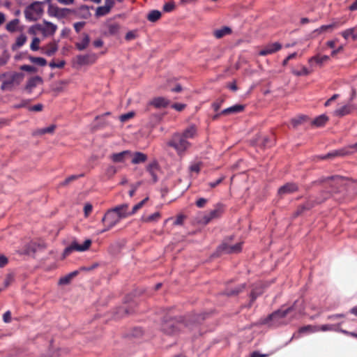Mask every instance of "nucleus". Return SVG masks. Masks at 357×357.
Here are the masks:
<instances>
[{"instance_id":"f257e3e1","label":"nucleus","mask_w":357,"mask_h":357,"mask_svg":"<svg viewBox=\"0 0 357 357\" xmlns=\"http://www.w3.org/2000/svg\"><path fill=\"white\" fill-rule=\"evenodd\" d=\"M187 327L182 317L176 318L171 314H167L162 319L161 331L167 335H176Z\"/></svg>"},{"instance_id":"f03ea898","label":"nucleus","mask_w":357,"mask_h":357,"mask_svg":"<svg viewBox=\"0 0 357 357\" xmlns=\"http://www.w3.org/2000/svg\"><path fill=\"white\" fill-rule=\"evenodd\" d=\"M305 307L303 306V301L301 299L296 300L291 306L284 310L280 309L273 312L264 320L263 324H268L271 321H278L279 319L285 317L288 314L293 312H294V317H295L296 314H301L303 313Z\"/></svg>"},{"instance_id":"7ed1b4c3","label":"nucleus","mask_w":357,"mask_h":357,"mask_svg":"<svg viewBox=\"0 0 357 357\" xmlns=\"http://www.w3.org/2000/svg\"><path fill=\"white\" fill-rule=\"evenodd\" d=\"M24 79V74L22 73H7L0 75V80L2 82L1 89L2 91H12L18 86Z\"/></svg>"},{"instance_id":"20e7f679","label":"nucleus","mask_w":357,"mask_h":357,"mask_svg":"<svg viewBox=\"0 0 357 357\" xmlns=\"http://www.w3.org/2000/svg\"><path fill=\"white\" fill-rule=\"evenodd\" d=\"M168 146L174 148L178 153L181 154L185 152L190 146V142L181 134H174L167 143Z\"/></svg>"},{"instance_id":"39448f33","label":"nucleus","mask_w":357,"mask_h":357,"mask_svg":"<svg viewBox=\"0 0 357 357\" xmlns=\"http://www.w3.org/2000/svg\"><path fill=\"white\" fill-rule=\"evenodd\" d=\"M43 11L41 1H33L26 8L25 17L29 21H36L40 17Z\"/></svg>"},{"instance_id":"423d86ee","label":"nucleus","mask_w":357,"mask_h":357,"mask_svg":"<svg viewBox=\"0 0 357 357\" xmlns=\"http://www.w3.org/2000/svg\"><path fill=\"white\" fill-rule=\"evenodd\" d=\"M225 212V205L222 203H218L214 206V208L207 213H205L200 222L204 225L208 224L211 220L219 218Z\"/></svg>"},{"instance_id":"0eeeda50","label":"nucleus","mask_w":357,"mask_h":357,"mask_svg":"<svg viewBox=\"0 0 357 357\" xmlns=\"http://www.w3.org/2000/svg\"><path fill=\"white\" fill-rule=\"evenodd\" d=\"M120 221V219L113 211V210L112 208L109 209L102 218V222L105 224V227L98 233L102 234L107 231H109L115 225H116Z\"/></svg>"},{"instance_id":"6e6552de","label":"nucleus","mask_w":357,"mask_h":357,"mask_svg":"<svg viewBox=\"0 0 357 357\" xmlns=\"http://www.w3.org/2000/svg\"><path fill=\"white\" fill-rule=\"evenodd\" d=\"M91 241L90 239H86L83 244L80 245L77 241H74L71 243V244L66 247L63 252V257H66L70 255L73 252H84L87 250L91 245Z\"/></svg>"},{"instance_id":"1a4fd4ad","label":"nucleus","mask_w":357,"mask_h":357,"mask_svg":"<svg viewBox=\"0 0 357 357\" xmlns=\"http://www.w3.org/2000/svg\"><path fill=\"white\" fill-rule=\"evenodd\" d=\"M356 151H357V142L344 149L335 150L327 153L326 155L320 156V158L321 160H326L333 158L337 156H344L348 154H351Z\"/></svg>"},{"instance_id":"9d476101","label":"nucleus","mask_w":357,"mask_h":357,"mask_svg":"<svg viewBox=\"0 0 357 357\" xmlns=\"http://www.w3.org/2000/svg\"><path fill=\"white\" fill-rule=\"evenodd\" d=\"M324 200L317 199L312 197H308L305 204L300 205L297 210L294 212V216L297 217L303 213L305 211L310 210L314 208L316 205L321 204Z\"/></svg>"},{"instance_id":"9b49d317","label":"nucleus","mask_w":357,"mask_h":357,"mask_svg":"<svg viewBox=\"0 0 357 357\" xmlns=\"http://www.w3.org/2000/svg\"><path fill=\"white\" fill-rule=\"evenodd\" d=\"M340 324H324L321 326H317L319 328V331H340L344 334L350 335L353 337L357 338V333L349 332L345 330L340 328Z\"/></svg>"},{"instance_id":"f8f14e48","label":"nucleus","mask_w":357,"mask_h":357,"mask_svg":"<svg viewBox=\"0 0 357 357\" xmlns=\"http://www.w3.org/2000/svg\"><path fill=\"white\" fill-rule=\"evenodd\" d=\"M98 56L95 53L79 54L76 56V62L79 66L91 65L96 62Z\"/></svg>"},{"instance_id":"ddd939ff","label":"nucleus","mask_w":357,"mask_h":357,"mask_svg":"<svg viewBox=\"0 0 357 357\" xmlns=\"http://www.w3.org/2000/svg\"><path fill=\"white\" fill-rule=\"evenodd\" d=\"M345 20L341 22L340 20L333 21L331 24L327 25H322L319 28L314 30L312 34L314 36L319 35L325 31H331L334 29H337L345 23Z\"/></svg>"},{"instance_id":"4468645a","label":"nucleus","mask_w":357,"mask_h":357,"mask_svg":"<svg viewBox=\"0 0 357 357\" xmlns=\"http://www.w3.org/2000/svg\"><path fill=\"white\" fill-rule=\"evenodd\" d=\"M298 189L299 187L297 183L293 182L287 183L286 184L279 188L278 194L280 197H283L286 195L296 192L298 190Z\"/></svg>"},{"instance_id":"2eb2a0df","label":"nucleus","mask_w":357,"mask_h":357,"mask_svg":"<svg viewBox=\"0 0 357 357\" xmlns=\"http://www.w3.org/2000/svg\"><path fill=\"white\" fill-rule=\"evenodd\" d=\"M281 48H282V45L278 42L270 43V44L265 45L259 52V55L264 56H266L268 54H274L276 52L280 50Z\"/></svg>"},{"instance_id":"dca6fc26","label":"nucleus","mask_w":357,"mask_h":357,"mask_svg":"<svg viewBox=\"0 0 357 357\" xmlns=\"http://www.w3.org/2000/svg\"><path fill=\"white\" fill-rule=\"evenodd\" d=\"M132 155V151H123L119 153H114L109 156L110 160L114 163L124 162L126 160Z\"/></svg>"},{"instance_id":"f3484780","label":"nucleus","mask_w":357,"mask_h":357,"mask_svg":"<svg viewBox=\"0 0 357 357\" xmlns=\"http://www.w3.org/2000/svg\"><path fill=\"white\" fill-rule=\"evenodd\" d=\"M128 204H123L117 205L112 209L121 220L130 216V213H129L128 211Z\"/></svg>"},{"instance_id":"a211bd4d","label":"nucleus","mask_w":357,"mask_h":357,"mask_svg":"<svg viewBox=\"0 0 357 357\" xmlns=\"http://www.w3.org/2000/svg\"><path fill=\"white\" fill-rule=\"evenodd\" d=\"M38 29L40 31L42 32V33L45 36H52L54 34V33L56 32V31L57 29V26H56V25H55L51 22L45 21L44 25L43 26L38 25Z\"/></svg>"},{"instance_id":"6ab92c4d","label":"nucleus","mask_w":357,"mask_h":357,"mask_svg":"<svg viewBox=\"0 0 357 357\" xmlns=\"http://www.w3.org/2000/svg\"><path fill=\"white\" fill-rule=\"evenodd\" d=\"M43 84V79L40 76H34L29 78L24 87V90L28 93H31L32 91L39 84Z\"/></svg>"},{"instance_id":"aec40b11","label":"nucleus","mask_w":357,"mask_h":357,"mask_svg":"<svg viewBox=\"0 0 357 357\" xmlns=\"http://www.w3.org/2000/svg\"><path fill=\"white\" fill-rule=\"evenodd\" d=\"M218 250L220 252L226 254L237 253L241 250V243H236L234 245L222 243L219 246Z\"/></svg>"},{"instance_id":"412c9836","label":"nucleus","mask_w":357,"mask_h":357,"mask_svg":"<svg viewBox=\"0 0 357 357\" xmlns=\"http://www.w3.org/2000/svg\"><path fill=\"white\" fill-rule=\"evenodd\" d=\"M330 59V57L327 55L321 56L320 54H317L314 56L310 57L308 59V63L311 67L314 66H322V65L327 62Z\"/></svg>"},{"instance_id":"4be33fe9","label":"nucleus","mask_w":357,"mask_h":357,"mask_svg":"<svg viewBox=\"0 0 357 357\" xmlns=\"http://www.w3.org/2000/svg\"><path fill=\"white\" fill-rule=\"evenodd\" d=\"M329 181L332 182L331 183L332 185H334L337 188L338 187L342 186L343 185L344 178L342 176L335 175V176H333L322 178L320 180H319L317 182H319V183H328Z\"/></svg>"},{"instance_id":"5701e85b","label":"nucleus","mask_w":357,"mask_h":357,"mask_svg":"<svg viewBox=\"0 0 357 357\" xmlns=\"http://www.w3.org/2000/svg\"><path fill=\"white\" fill-rule=\"evenodd\" d=\"M356 107L351 102H349L335 110L334 114L337 116H344L352 112Z\"/></svg>"},{"instance_id":"b1692460","label":"nucleus","mask_w":357,"mask_h":357,"mask_svg":"<svg viewBox=\"0 0 357 357\" xmlns=\"http://www.w3.org/2000/svg\"><path fill=\"white\" fill-rule=\"evenodd\" d=\"M58 50V44L54 40L51 43H49L45 46H43L40 48V51L43 54H46L47 56H51L54 55L56 51Z\"/></svg>"},{"instance_id":"393cba45","label":"nucleus","mask_w":357,"mask_h":357,"mask_svg":"<svg viewBox=\"0 0 357 357\" xmlns=\"http://www.w3.org/2000/svg\"><path fill=\"white\" fill-rule=\"evenodd\" d=\"M170 101L164 97H156L152 99L149 105L153 106L155 108H165L167 107Z\"/></svg>"},{"instance_id":"a878e982","label":"nucleus","mask_w":357,"mask_h":357,"mask_svg":"<svg viewBox=\"0 0 357 357\" xmlns=\"http://www.w3.org/2000/svg\"><path fill=\"white\" fill-rule=\"evenodd\" d=\"M114 1H105V5L99 6L96 9V15L98 17L104 16L109 13L111 8L114 6Z\"/></svg>"},{"instance_id":"bb28decb","label":"nucleus","mask_w":357,"mask_h":357,"mask_svg":"<svg viewBox=\"0 0 357 357\" xmlns=\"http://www.w3.org/2000/svg\"><path fill=\"white\" fill-rule=\"evenodd\" d=\"M131 157H132L131 162L134 165L143 163L146 162L148 158L147 155L145 153L138 151L135 153L132 152Z\"/></svg>"},{"instance_id":"cd10ccee","label":"nucleus","mask_w":357,"mask_h":357,"mask_svg":"<svg viewBox=\"0 0 357 357\" xmlns=\"http://www.w3.org/2000/svg\"><path fill=\"white\" fill-rule=\"evenodd\" d=\"M147 172L150 174L152 177L153 182L155 183L158 181L157 171L158 170V165L157 162L154 161L150 163L146 167Z\"/></svg>"},{"instance_id":"c85d7f7f","label":"nucleus","mask_w":357,"mask_h":357,"mask_svg":"<svg viewBox=\"0 0 357 357\" xmlns=\"http://www.w3.org/2000/svg\"><path fill=\"white\" fill-rule=\"evenodd\" d=\"M244 107H245L243 105H235L230 107L223 109L221 112V114L222 115H228L231 114L239 113L243 111Z\"/></svg>"},{"instance_id":"c756f323","label":"nucleus","mask_w":357,"mask_h":357,"mask_svg":"<svg viewBox=\"0 0 357 357\" xmlns=\"http://www.w3.org/2000/svg\"><path fill=\"white\" fill-rule=\"evenodd\" d=\"M89 43H90V38H89V35L86 33H84L83 38H82V41L76 43L75 47L78 50L82 51V50H85L88 47Z\"/></svg>"},{"instance_id":"7c9ffc66","label":"nucleus","mask_w":357,"mask_h":357,"mask_svg":"<svg viewBox=\"0 0 357 357\" xmlns=\"http://www.w3.org/2000/svg\"><path fill=\"white\" fill-rule=\"evenodd\" d=\"M162 16V13L158 10H151L146 16V19L151 22H155L158 21Z\"/></svg>"},{"instance_id":"2f4dec72","label":"nucleus","mask_w":357,"mask_h":357,"mask_svg":"<svg viewBox=\"0 0 357 357\" xmlns=\"http://www.w3.org/2000/svg\"><path fill=\"white\" fill-rule=\"evenodd\" d=\"M56 126L52 124L47 128L38 129L33 132V135H43L47 133H53L55 130Z\"/></svg>"},{"instance_id":"473e14b6","label":"nucleus","mask_w":357,"mask_h":357,"mask_svg":"<svg viewBox=\"0 0 357 357\" xmlns=\"http://www.w3.org/2000/svg\"><path fill=\"white\" fill-rule=\"evenodd\" d=\"M197 133V128L195 126H190L181 134L186 139L194 138Z\"/></svg>"},{"instance_id":"72a5a7b5","label":"nucleus","mask_w":357,"mask_h":357,"mask_svg":"<svg viewBox=\"0 0 357 357\" xmlns=\"http://www.w3.org/2000/svg\"><path fill=\"white\" fill-rule=\"evenodd\" d=\"M328 118L324 114L320 115L315 118L312 121V124L316 127H321L326 124L328 121Z\"/></svg>"},{"instance_id":"f704fd0d","label":"nucleus","mask_w":357,"mask_h":357,"mask_svg":"<svg viewBox=\"0 0 357 357\" xmlns=\"http://www.w3.org/2000/svg\"><path fill=\"white\" fill-rule=\"evenodd\" d=\"M231 33V29L228 26H224L220 29L214 31V36L216 38H221L223 36Z\"/></svg>"},{"instance_id":"c9c22d12","label":"nucleus","mask_w":357,"mask_h":357,"mask_svg":"<svg viewBox=\"0 0 357 357\" xmlns=\"http://www.w3.org/2000/svg\"><path fill=\"white\" fill-rule=\"evenodd\" d=\"M161 215L159 212H155L150 215L146 217H142V220L144 222H157L160 218Z\"/></svg>"},{"instance_id":"e433bc0d","label":"nucleus","mask_w":357,"mask_h":357,"mask_svg":"<svg viewBox=\"0 0 357 357\" xmlns=\"http://www.w3.org/2000/svg\"><path fill=\"white\" fill-rule=\"evenodd\" d=\"M319 328L317 326L307 325L305 326L301 327L298 333H314L318 332Z\"/></svg>"},{"instance_id":"4c0bfd02","label":"nucleus","mask_w":357,"mask_h":357,"mask_svg":"<svg viewBox=\"0 0 357 357\" xmlns=\"http://www.w3.org/2000/svg\"><path fill=\"white\" fill-rule=\"evenodd\" d=\"M307 119V116H305V115L299 116L292 119L291 121V123L293 127L296 128L298 126H299V125L302 124L303 123H304L305 121H306Z\"/></svg>"},{"instance_id":"58836bf2","label":"nucleus","mask_w":357,"mask_h":357,"mask_svg":"<svg viewBox=\"0 0 357 357\" xmlns=\"http://www.w3.org/2000/svg\"><path fill=\"white\" fill-rule=\"evenodd\" d=\"M29 59L31 63L38 64L40 66H45L47 64L46 59L42 57L29 56Z\"/></svg>"},{"instance_id":"ea45409f","label":"nucleus","mask_w":357,"mask_h":357,"mask_svg":"<svg viewBox=\"0 0 357 357\" xmlns=\"http://www.w3.org/2000/svg\"><path fill=\"white\" fill-rule=\"evenodd\" d=\"M84 176V174H78V175H71L67 177L61 183V185H67L71 182L78 179L79 178L83 177Z\"/></svg>"},{"instance_id":"a19ab883","label":"nucleus","mask_w":357,"mask_h":357,"mask_svg":"<svg viewBox=\"0 0 357 357\" xmlns=\"http://www.w3.org/2000/svg\"><path fill=\"white\" fill-rule=\"evenodd\" d=\"M26 41V37L21 34L20 36H18L16 39V42L15 45L13 46V49L15 50L16 48H19L22 47Z\"/></svg>"},{"instance_id":"79ce46f5","label":"nucleus","mask_w":357,"mask_h":357,"mask_svg":"<svg viewBox=\"0 0 357 357\" xmlns=\"http://www.w3.org/2000/svg\"><path fill=\"white\" fill-rule=\"evenodd\" d=\"M176 8L174 1H167L162 7V10L165 13L172 12Z\"/></svg>"},{"instance_id":"37998d69","label":"nucleus","mask_w":357,"mask_h":357,"mask_svg":"<svg viewBox=\"0 0 357 357\" xmlns=\"http://www.w3.org/2000/svg\"><path fill=\"white\" fill-rule=\"evenodd\" d=\"M19 23V20L17 19H15L10 22H8L6 25V29L8 31L13 32L16 30L17 26Z\"/></svg>"},{"instance_id":"c03bdc74","label":"nucleus","mask_w":357,"mask_h":357,"mask_svg":"<svg viewBox=\"0 0 357 357\" xmlns=\"http://www.w3.org/2000/svg\"><path fill=\"white\" fill-rule=\"evenodd\" d=\"M148 200V198H145L141 202H139L138 204L135 205L132 209L131 211H129V213H130V216L134 215L138 210H139L146 203V202Z\"/></svg>"},{"instance_id":"a18cd8bd","label":"nucleus","mask_w":357,"mask_h":357,"mask_svg":"<svg viewBox=\"0 0 357 357\" xmlns=\"http://www.w3.org/2000/svg\"><path fill=\"white\" fill-rule=\"evenodd\" d=\"M40 43V40L38 38H37V37L33 38L32 40V42L31 43V45H30V49L32 51H37V50H40L41 47H39Z\"/></svg>"},{"instance_id":"49530a36","label":"nucleus","mask_w":357,"mask_h":357,"mask_svg":"<svg viewBox=\"0 0 357 357\" xmlns=\"http://www.w3.org/2000/svg\"><path fill=\"white\" fill-rule=\"evenodd\" d=\"M245 288L244 284H241L238 287H236L234 289L226 291V294L227 296H234L237 295L239 292L242 291V290Z\"/></svg>"},{"instance_id":"de8ad7c7","label":"nucleus","mask_w":357,"mask_h":357,"mask_svg":"<svg viewBox=\"0 0 357 357\" xmlns=\"http://www.w3.org/2000/svg\"><path fill=\"white\" fill-rule=\"evenodd\" d=\"M137 36L138 35L137 30L130 31L126 34L125 39L128 41H130L135 39L137 37Z\"/></svg>"},{"instance_id":"09e8293b","label":"nucleus","mask_w":357,"mask_h":357,"mask_svg":"<svg viewBox=\"0 0 357 357\" xmlns=\"http://www.w3.org/2000/svg\"><path fill=\"white\" fill-rule=\"evenodd\" d=\"M117 172V169L113 165H109L105 170V174L107 176L112 177Z\"/></svg>"},{"instance_id":"8fccbe9b","label":"nucleus","mask_w":357,"mask_h":357,"mask_svg":"<svg viewBox=\"0 0 357 357\" xmlns=\"http://www.w3.org/2000/svg\"><path fill=\"white\" fill-rule=\"evenodd\" d=\"M273 143H274V139H273V136L271 137V138H270L268 137H265L263 139L262 145L264 147H270L273 144Z\"/></svg>"},{"instance_id":"3c124183","label":"nucleus","mask_w":357,"mask_h":357,"mask_svg":"<svg viewBox=\"0 0 357 357\" xmlns=\"http://www.w3.org/2000/svg\"><path fill=\"white\" fill-rule=\"evenodd\" d=\"M65 64H66V61L64 60H61V61H60L58 63H56L54 61H52V62H50L49 63V66L52 68H62L64 67Z\"/></svg>"},{"instance_id":"603ef678","label":"nucleus","mask_w":357,"mask_h":357,"mask_svg":"<svg viewBox=\"0 0 357 357\" xmlns=\"http://www.w3.org/2000/svg\"><path fill=\"white\" fill-rule=\"evenodd\" d=\"M225 176H222L216 181H215L213 182L208 183V185L210 186L211 188H214L216 186H218V185H220L225 180Z\"/></svg>"},{"instance_id":"864d4df0","label":"nucleus","mask_w":357,"mask_h":357,"mask_svg":"<svg viewBox=\"0 0 357 357\" xmlns=\"http://www.w3.org/2000/svg\"><path fill=\"white\" fill-rule=\"evenodd\" d=\"M311 73L306 67L303 66L301 71L294 72V73L297 76L301 75H308Z\"/></svg>"},{"instance_id":"5fc2aeb1","label":"nucleus","mask_w":357,"mask_h":357,"mask_svg":"<svg viewBox=\"0 0 357 357\" xmlns=\"http://www.w3.org/2000/svg\"><path fill=\"white\" fill-rule=\"evenodd\" d=\"M21 70L29 72V73H35L36 71V68L33 66L29 65H23L20 67Z\"/></svg>"},{"instance_id":"6e6d98bb","label":"nucleus","mask_w":357,"mask_h":357,"mask_svg":"<svg viewBox=\"0 0 357 357\" xmlns=\"http://www.w3.org/2000/svg\"><path fill=\"white\" fill-rule=\"evenodd\" d=\"M208 202V200L205 198H199L196 202V206L198 208H204L206 203Z\"/></svg>"},{"instance_id":"4d7b16f0","label":"nucleus","mask_w":357,"mask_h":357,"mask_svg":"<svg viewBox=\"0 0 357 357\" xmlns=\"http://www.w3.org/2000/svg\"><path fill=\"white\" fill-rule=\"evenodd\" d=\"M71 278L68 275L62 277L59 279V284H68L70 282Z\"/></svg>"},{"instance_id":"13d9d810","label":"nucleus","mask_w":357,"mask_h":357,"mask_svg":"<svg viewBox=\"0 0 357 357\" xmlns=\"http://www.w3.org/2000/svg\"><path fill=\"white\" fill-rule=\"evenodd\" d=\"M133 116H134L133 112H128L127 114L121 115L120 116V120L122 122H125V121H128V119H131L132 117H133Z\"/></svg>"},{"instance_id":"bf43d9fd","label":"nucleus","mask_w":357,"mask_h":357,"mask_svg":"<svg viewBox=\"0 0 357 357\" xmlns=\"http://www.w3.org/2000/svg\"><path fill=\"white\" fill-rule=\"evenodd\" d=\"M93 206L91 204H86L84 207V215L87 217L92 211Z\"/></svg>"},{"instance_id":"052dcab7","label":"nucleus","mask_w":357,"mask_h":357,"mask_svg":"<svg viewBox=\"0 0 357 357\" xmlns=\"http://www.w3.org/2000/svg\"><path fill=\"white\" fill-rule=\"evenodd\" d=\"M85 24L84 22H78L74 24V28L76 32H79Z\"/></svg>"},{"instance_id":"680f3d73","label":"nucleus","mask_w":357,"mask_h":357,"mask_svg":"<svg viewBox=\"0 0 357 357\" xmlns=\"http://www.w3.org/2000/svg\"><path fill=\"white\" fill-rule=\"evenodd\" d=\"M222 102H223V100H216L215 102H214L212 104V107L214 109V111L217 112L218 110H219Z\"/></svg>"},{"instance_id":"e2e57ef3","label":"nucleus","mask_w":357,"mask_h":357,"mask_svg":"<svg viewBox=\"0 0 357 357\" xmlns=\"http://www.w3.org/2000/svg\"><path fill=\"white\" fill-rule=\"evenodd\" d=\"M43 105L42 104H37L29 107V110L32 112H40L43 110Z\"/></svg>"},{"instance_id":"0e129e2a","label":"nucleus","mask_w":357,"mask_h":357,"mask_svg":"<svg viewBox=\"0 0 357 357\" xmlns=\"http://www.w3.org/2000/svg\"><path fill=\"white\" fill-rule=\"evenodd\" d=\"M3 320L6 323H9L11 321V312L8 310L6 311L3 315Z\"/></svg>"},{"instance_id":"69168bd1","label":"nucleus","mask_w":357,"mask_h":357,"mask_svg":"<svg viewBox=\"0 0 357 357\" xmlns=\"http://www.w3.org/2000/svg\"><path fill=\"white\" fill-rule=\"evenodd\" d=\"M172 107L177 111L181 112L185 107V105L181 103H174L172 105Z\"/></svg>"},{"instance_id":"338daca9","label":"nucleus","mask_w":357,"mask_h":357,"mask_svg":"<svg viewBox=\"0 0 357 357\" xmlns=\"http://www.w3.org/2000/svg\"><path fill=\"white\" fill-rule=\"evenodd\" d=\"M185 216L183 215H180L177 216L176 220L174 222V225H181L183 223Z\"/></svg>"},{"instance_id":"774afa93","label":"nucleus","mask_w":357,"mask_h":357,"mask_svg":"<svg viewBox=\"0 0 357 357\" xmlns=\"http://www.w3.org/2000/svg\"><path fill=\"white\" fill-rule=\"evenodd\" d=\"M351 38L353 39V40H357V26L355 27L351 28Z\"/></svg>"}]
</instances>
